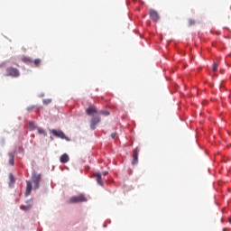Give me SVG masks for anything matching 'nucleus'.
<instances>
[{
  "label": "nucleus",
  "instance_id": "39448f33",
  "mask_svg": "<svg viewBox=\"0 0 231 231\" xmlns=\"http://www.w3.org/2000/svg\"><path fill=\"white\" fill-rule=\"evenodd\" d=\"M149 14H150L151 19H152V21H159L160 15L158 14L157 10H154L153 8H150Z\"/></svg>",
  "mask_w": 231,
  "mask_h": 231
},
{
  "label": "nucleus",
  "instance_id": "f03ea898",
  "mask_svg": "<svg viewBox=\"0 0 231 231\" xmlns=\"http://www.w3.org/2000/svg\"><path fill=\"white\" fill-rule=\"evenodd\" d=\"M88 199L85 197V195H77L74 197H71L69 200V204H79V202H87Z\"/></svg>",
  "mask_w": 231,
  "mask_h": 231
},
{
  "label": "nucleus",
  "instance_id": "9b49d317",
  "mask_svg": "<svg viewBox=\"0 0 231 231\" xmlns=\"http://www.w3.org/2000/svg\"><path fill=\"white\" fill-rule=\"evenodd\" d=\"M95 177H96V180H97V184H99L100 186H104L101 173H96Z\"/></svg>",
  "mask_w": 231,
  "mask_h": 231
},
{
  "label": "nucleus",
  "instance_id": "412c9836",
  "mask_svg": "<svg viewBox=\"0 0 231 231\" xmlns=\"http://www.w3.org/2000/svg\"><path fill=\"white\" fill-rule=\"evenodd\" d=\"M111 137H112V139H116V134H111Z\"/></svg>",
  "mask_w": 231,
  "mask_h": 231
},
{
  "label": "nucleus",
  "instance_id": "dca6fc26",
  "mask_svg": "<svg viewBox=\"0 0 231 231\" xmlns=\"http://www.w3.org/2000/svg\"><path fill=\"white\" fill-rule=\"evenodd\" d=\"M33 63L35 67H40L42 60H34Z\"/></svg>",
  "mask_w": 231,
  "mask_h": 231
},
{
  "label": "nucleus",
  "instance_id": "f8f14e48",
  "mask_svg": "<svg viewBox=\"0 0 231 231\" xmlns=\"http://www.w3.org/2000/svg\"><path fill=\"white\" fill-rule=\"evenodd\" d=\"M9 163L14 166V153H9Z\"/></svg>",
  "mask_w": 231,
  "mask_h": 231
},
{
  "label": "nucleus",
  "instance_id": "7ed1b4c3",
  "mask_svg": "<svg viewBox=\"0 0 231 231\" xmlns=\"http://www.w3.org/2000/svg\"><path fill=\"white\" fill-rule=\"evenodd\" d=\"M6 76H10L11 78H19V76H21V73L17 69L9 67L8 69H6Z\"/></svg>",
  "mask_w": 231,
  "mask_h": 231
},
{
  "label": "nucleus",
  "instance_id": "20e7f679",
  "mask_svg": "<svg viewBox=\"0 0 231 231\" xmlns=\"http://www.w3.org/2000/svg\"><path fill=\"white\" fill-rule=\"evenodd\" d=\"M87 116H94V114H98V110L95 105H90L88 108L86 109Z\"/></svg>",
  "mask_w": 231,
  "mask_h": 231
},
{
  "label": "nucleus",
  "instance_id": "4468645a",
  "mask_svg": "<svg viewBox=\"0 0 231 231\" xmlns=\"http://www.w3.org/2000/svg\"><path fill=\"white\" fill-rule=\"evenodd\" d=\"M32 205H28V206H21V209H23V211H29V209H31Z\"/></svg>",
  "mask_w": 231,
  "mask_h": 231
},
{
  "label": "nucleus",
  "instance_id": "ddd939ff",
  "mask_svg": "<svg viewBox=\"0 0 231 231\" xmlns=\"http://www.w3.org/2000/svg\"><path fill=\"white\" fill-rule=\"evenodd\" d=\"M98 114L102 116H110V112H108V110H100Z\"/></svg>",
  "mask_w": 231,
  "mask_h": 231
},
{
  "label": "nucleus",
  "instance_id": "423d86ee",
  "mask_svg": "<svg viewBox=\"0 0 231 231\" xmlns=\"http://www.w3.org/2000/svg\"><path fill=\"white\" fill-rule=\"evenodd\" d=\"M100 121L101 119L99 116L92 117V119H90V129L96 130V126L98 125V123H100Z\"/></svg>",
  "mask_w": 231,
  "mask_h": 231
},
{
  "label": "nucleus",
  "instance_id": "6ab92c4d",
  "mask_svg": "<svg viewBox=\"0 0 231 231\" xmlns=\"http://www.w3.org/2000/svg\"><path fill=\"white\" fill-rule=\"evenodd\" d=\"M189 26H192V24H196L195 20H189Z\"/></svg>",
  "mask_w": 231,
  "mask_h": 231
},
{
  "label": "nucleus",
  "instance_id": "4be33fe9",
  "mask_svg": "<svg viewBox=\"0 0 231 231\" xmlns=\"http://www.w3.org/2000/svg\"><path fill=\"white\" fill-rule=\"evenodd\" d=\"M103 175L106 177V175H108V171H104Z\"/></svg>",
  "mask_w": 231,
  "mask_h": 231
},
{
  "label": "nucleus",
  "instance_id": "2eb2a0df",
  "mask_svg": "<svg viewBox=\"0 0 231 231\" xmlns=\"http://www.w3.org/2000/svg\"><path fill=\"white\" fill-rule=\"evenodd\" d=\"M22 60L23 63H32V60H31V58H23Z\"/></svg>",
  "mask_w": 231,
  "mask_h": 231
},
{
  "label": "nucleus",
  "instance_id": "1a4fd4ad",
  "mask_svg": "<svg viewBox=\"0 0 231 231\" xmlns=\"http://www.w3.org/2000/svg\"><path fill=\"white\" fill-rule=\"evenodd\" d=\"M32 189V182L30 180H26V191H25L26 197L31 195Z\"/></svg>",
  "mask_w": 231,
  "mask_h": 231
},
{
  "label": "nucleus",
  "instance_id": "f257e3e1",
  "mask_svg": "<svg viewBox=\"0 0 231 231\" xmlns=\"http://www.w3.org/2000/svg\"><path fill=\"white\" fill-rule=\"evenodd\" d=\"M42 179L41 173H36V171L32 172V182L33 184L34 189H38L40 188V180Z\"/></svg>",
  "mask_w": 231,
  "mask_h": 231
},
{
  "label": "nucleus",
  "instance_id": "aec40b11",
  "mask_svg": "<svg viewBox=\"0 0 231 231\" xmlns=\"http://www.w3.org/2000/svg\"><path fill=\"white\" fill-rule=\"evenodd\" d=\"M44 103H46V105H49L50 103H51V99H47L44 101Z\"/></svg>",
  "mask_w": 231,
  "mask_h": 231
},
{
  "label": "nucleus",
  "instance_id": "0eeeda50",
  "mask_svg": "<svg viewBox=\"0 0 231 231\" xmlns=\"http://www.w3.org/2000/svg\"><path fill=\"white\" fill-rule=\"evenodd\" d=\"M51 132L55 137H59L60 139H66V135L64 132H61V130H51Z\"/></svg>",
  "mask_w": 231,
  "mask_h": 231
},
{
  "label": "nucleus",
  "instance_id": "9d476101",
  "mask_svg": "<svg viewBox=\"0 0 231 231\" xmlns=\"http://www.w3.org/2000/svg\"><path fill=\"white\" fill-rule=\"evenodd\" d=\"M69 157L68 153H63V155L60 156V162H62V164L69 162Z\"/></svg>",
  "mask_w": 231,
  "mask_h": 231
},
{
  "label": "nucleus",
  "instance_id": "a211bd4d",
  "mask_svg": "<svg viewBox=\"0 0 231 231\" xmlns=\"http://www.w3.org/2000/svg\"><path fill=\"white\" fill-rule=\"evenodd\" d=\"M38 132L39 134H43L44 135H46V132L42 128H38Z\"/></svg>",
  "mask_w": 231,
  "mask_h": 231
},
{
  "label": "nucleus",
  "instance_id": "6e6552de",
  "mask_svg": "<svg viewBox=\"0 0 231 231\" xmlns=\"http://www.w3.org/2000/svg\"><path fill=\"white\" fill-rule=\"evenodd\" d=\"M139 152H140L139 148H135L134 150L132 164H137L138 157H139Z\"/></svg>",
  "mask_w": 231,
  "mask_h": 231
},
{
  "label": "nucleus",
  "instance_id": "5701e85b",
  "mask_svg": "<svg viewBox=\"0 0 231 231\" xmlns=\"http://www.w3.org/2000/svg\"><path fill=\"white\" fill-rule=\"evenodd\" d=\"M229 222H231V219L229 220Z\"/></svg>",
  "mask_w": 231,
  "mask_h": 231
},
{
  "label": "nucleus",
  "instance_id": "f3484780",
  "mask_svg": "<svg viewBox=\"0 0 231 231\" xmlns=\"http://www.w3.org/2000/svg\"><path fill=\"white\" fill-rule=\"evenodd\" d=\"M217 69H218V63H214L213 69H212L213 72H217Z\"/></svg>",
  "mask_w": 231,
  "mask_h": 231
}]
</instances>
